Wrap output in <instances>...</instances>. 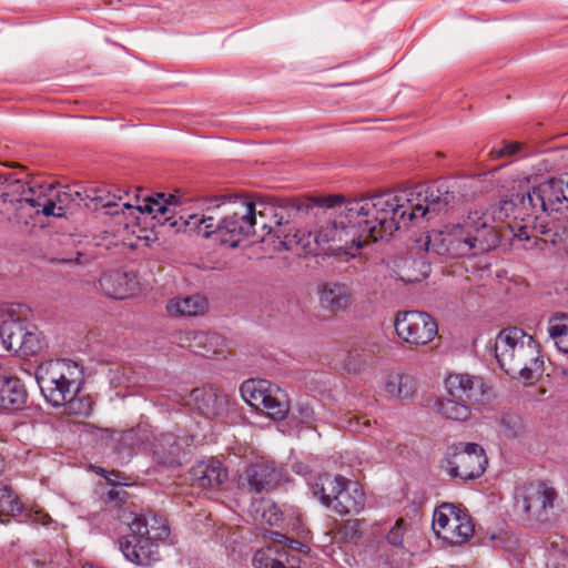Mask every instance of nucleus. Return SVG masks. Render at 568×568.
<instances>
[{
	"label": "nucleus",
	"instance_id": "obj_26",
	"mask_svg": "<svg viewBox=\"0 0 568 568\" xmlns=\"http://www.w3.org/2000/svg\"><path fill=\"white\" fill-rule=\"evenodd\" d=\"M165 308L172 317H192L205 314L209 310V302L200 294L180 295L170 298Z\"/></svg>",
	"mask_w": 568,
	"mask_h": 568
},
{
	"label": "nucleus",
	"instance_id": "obj_32",
	"mask_svg": "<svg viewBox=\"0 0 568 568\" xmlns=\"http://www.w3.org/2000/svg\"><path fill=\"white\" fill-rule=\"evenodd\" d=\"M251 515L256 523L276 526L283 520V513L271 499H256L251 505Z\"/></svg>",
	"mask_w": 568,
	"mask_h": 568
},
{
	"label": "nucleus",
	"instance_id": "obj_30",
	"mask_svg": "<svg viewBox=\"0 0 568 568\" xmlns=\"http://www.w3.org/2000/svg\"><path fill=\"white\" fill-rule=\"evenodd\" d=\"M344 478L343 476H332L328 474L318 476L312 484V493L324 506L332 509L335 496H337Z\"/></svg>",
	"mask_w": 568,
	"mask_h": 568
},
{
	"label": "nucleus",
	"instance_id": "obj_46",
	"mask_svg": "<svg viewBox=\"0 0 568 568\" xmlns=\"http://www.w3.org/2000/svg\"><path fill=\"white\" fill-rule=\"evenodd\" d=\"M80 253H77V257L74 260L72 258H68V260H62V262H72V261H79V257H80Z\"/></svg>",
	"mask_w": 568,
	"mask_h": 568
},
{
	"label": "nucleus",
	"instance_id": "obj_27",
	"mask_svg": "<svg viewBox=\"0 0 568 568\" xmlns=\"http://www.w3.org/2000/svg\"><path fill=\"white\" fill-rule=\"evenodd\" d=\"M26 398L27 392L19 378L0 374L1 410L20 409L24 405Z\"/></svg>",
	"mask_w": 568,
	"mask_h": 568
},
{
	"label": "nucleus",
	"instance_id": "obj_41",
	"mask_svg": "<svg viewBox=\"0 0 568 568\" xmlns=\"http://www.w3.org/2000/svg\"><path fill=\"white\" fill-rule=\"evenodd\" d=\"M520 150V144L517 142H506L503 148L498 150H493L490 152L491 156L495 159L510 156L516 154Z\"/></svg>",
	"mask_w": 568,
	"mask_h": 568
},
{
	"label": "nucleus",
	"instance_id": "obj_17",
	"mask_svg": "<svg viewBox=\"0 0 568 568\" xmlns=\"http://www.w3.org/2000/svg\"><path fill=\"white\" fill-rule=\"evenodd\" d=\"M445 387L450 397L468 405L481 402L487 390L483 378L469 374L449 375Z\"/></svg>",
	"mask_w": 568,
	"mask_h": 568
},
{
	"label": "nucleus",
	"instance_id": "obj_45",
	"mask_svg": "<svg viewBox=\"0 0 568 568\" xmlns=\"http://www.w3.org/2000/svg\"><path fill=\"white\" fill-rule=\"evenodd\" d=\"M102 196L105 199V201H111L112 202V207L118 205V203L115 202V196L111 195L109 192L103 191Z\"/></svg>",
	"mask_w": 568,
	"mask_h": 568
},
{
	"label": "nucleus",
	"instance_id": "obj_13",
	"mask_svg": "<svg viewBox=\"0 0 568 568\" xmlns=\"http://www.w3.org/2000/svg\"><path fill=\"white\" fill-rule=\"evenodd\" d=\"M408 195L415 220L423 217L429 220L445 212L454 200V195L444 184L430 185L423 191H410Z\"/></svg>",
	"mask_w": 568,
	"mask_h": 568
},
{
	"label": "nucleus",
	"instance_id": "obj_11",
	"mask_svg": "<svg viewBox=\"0 0 568 568\" xmlns=\"http://www.w3.org/2000/svg\"><path fill=\"white\" fill-rule=\"evenodd\" d=\"M433 530L445 542L462 545L473 536L474 524L464 508L444 503L434 511Z\"/></svg>",
	"mask_w": 568,
	"mask_h": 568
},
{
	"label": "nucleus",
	"instance_id": "obj_20",
	"mask_svg": "<svg viewBox=\"0 0 568 568\" xmlns=\"http://www.w3.org/2000/svg\"><path fill=\"white\" fill-rule=\"evenodd\" d=\"M190 474L192 486L200 489L216 488L227 478V470L213 458L196 463Z\"/></svg>",
	"mask_w": 568,
	"mask_h": 568
},
{
	"label": "nucleus",
	"instance_id": "obj_4",
	"mask_svg": "<svg viewBox=\"0 0 568 568\" xmlns=\"http://www.w3.org/2000/svg\"><path fill=\"white\" fill-rule=\"evenodd\" d=\"M352 201L369 240L389 237L415 220L408 193L383 192Z\"/></svg>",
	"mask_w": 568,
	"mask_h": 568
},
{
	"label": "nucleus",
	"instance_id": "obj_25",
	"mask_svg": "<svg viewBox=\"0 0 568 568\" xmlns=\"http://www.w3.org/2000/svg\"><path fill=\"white\" fill-rule=\"evenodd\" d=\"M384 392L389 399L407 402L416 396L417 385L415 379L407 374L389 372L384 378Z\"/></svg>",
	"mask_w": 568,
	"mask_h": 568
},
{
	"label": "nucleus",
	"instance_id": "obj_2",
	"mask_svg": "<svg viewBox=\"0 0 568 568\" xmlns=\"http://www.w3.org/2000/svg\"><path fill=\"white\" fill-rule=\"evenodd\" d=\"M325 215L314 231L308 233L295 230L292 225L277 226L263 237L265 244H272L273 251H292L297 254L327 255L341 260L356 257L369 241L357 213H353V201L326 199Z\"/></svg>",
	"mask_w": 568,
	"mask_h": 568
},
{
	"label": "nucleus",
	"instance_id": "obj_40",
	"mask_svg": "<svg viewBox=\"0 0 568 568\" xmlns=\"http://www.w3.org/2000/svg\"><path fill=\"white\" fill-rule=\"evenodd\" d=\"M407 530L408 524L403 518L397 519L387 534V541L395 547L403 546Z\"/></svg>",
	"mask_w": 568,
	"mask_h": 568
},
{
	"label": "nucleus",
	"instance_id": "obj_37",
	"mask_svg": "<svg viewBox=\"0 0 568 568\" xmlns=\"http://www.w3.org/2000/svg\"><path fill=\"white\" fill-rule=\"evenodd\" d=\"M51 190L52 186H49L47 189L40 186L38 190L28 186L27 195L23 202V209L26 206H30L36 209L37 213L41 212L42 214H44L47 202L51 201Z\"/></svg>",
	"mask_w": 568,
	"mask_h": 568
},
{
	"label": "nucleus",
	"instance_id": "obj_34",
	"mask_svg": "<svg viewBox=\"0 0 568 568\" xmlns=\"http://www.w3.org/2000/svg\"><path fill=\"white\" fill-rule=\"evenodd\" d=\"M470 405L455 398L440 399L437 403V412L446 419L463 422L470 416Z\"/></svg>",
	"mask_w": 568,
	"mask_h": 568
},
{
	"label": "nucleus",
	"instance_id": "obj_9",
	"mask_svg": "<svg viewBox=\"0 0 568 568\" xmlns=\"http://www.w3.org/2000/svg\"><path fill=\"white\" fill-rule=\"evenodd\" d=\"M243 399L275 420L284 419L290 412L286 392L266 379H247L241 385Z\"/></svg>",
	"mask_w": 568,
	"mask_h": 568
},
{
	"label": "nucleus",
	"instance_id": "obj_19",
	"mask_svg": "<svg viewBox=\"0 0 568 568\" xmlns=\"http://www.w3.org/2000/svg\"><path fill=\"white\" fill-rule=\"evenodd\" d=\"M120 549L129 561L136 565L149 566L159 559L158 546L134 532L120 540Z\"/></svg>",
	"mask_w": 568,
	"mask_h": 568
},
{
	"label": "nucleus",
	"instance_id": "obj_29",
	"mask_svg": "<svg viewBox=\"0 0 568 568\" xmlns=\"http://www.w3.org/2000/svg\"><path fill=\"white\" fill-rule=\"evenodd\" d=\"M50 200V202H47L44 215L61 217L71 212L75 206H80L84 197L79 191H62L52 187Z\"/></svg>",
	"mask_w": 568,
	"mask_h": 568
},
{
	"label": "nucleus",
	"instance_id": "obj_16",
	"mask_svg": "<svg viewBox=\"0 0 568 568\" xmlns=\"http://www.w3.org/2000/svg\"><path fill=\"white\" fill-rule=\"evenodd\" d=\"M281 479V470L270 460L261 459L246 468L239 484L250 491L260 493L275 487Z\"/></svg>",
	"mask_w": 568,
	"mask_h": 568
},
{
	"label": "nucleus",
	"instance_id": "obj_36",
	"mask_svg": "<svg viewBox=\"0 0 568 568\" xmlns=\"http://www.w3.org/2000/svg\"><path fill=\"white\" fill-rule=\"evenodd\" d=\"M23 513V505L16 493L0 481V515L17 516Z\"/></svg>",
	"mask_w": 568,
	"mask_h": 568
},
{
	"label": "nucleus",
	"instance_id": "obj_14",
	"mask_svg": "<svg viewBox=\"0 0 568 568\" xmlns=\"http://www.w3.org/2000/svg\"><path fill=\"white\" fill-rule=\"evenodd\" d=\"M556 493L544 483L528 485L520 498L516 500V507L527 515L528 519L544 521L548 518V510L554 507Z\"/></svg>",
	"mask_w": 568,
	"mask_h": 568
},
{
	"label": "nucleus",
	"instance_id": "obj_10",
	"mask_svg": "<svg viewBox=\"0 0 568 568\" xmlns=\"http://www.w3.org/2000/svg\"><path fill=\"white\" fill-rule=\"evenodd\" d=\"M487 464L488 459L481 446L459 443L449 448L440 467L450 477L468 480L481 476Z\"/></svg>",
	"mask_w": 568,
	"mask_h": 568
},
{
	"label": "nucleus",
	"instance_id": "obj_8",
	"mask_svg": "<svg viewBox=\"0 0 568 568\" xmlns=\"http://www.w3.org/2000/svg\"><path fill=\"white\" fill-rule=\"evenodd\" d=\"M14 310H8L0 325V337L6 349L21 356H33L48 348L43 333L33 324L13 316Z\"/></svg>",
	"mask_w": 568,
	"mask_h": 568
},
{
	"label": "nucleus",
	"instance_id": "obj_22",
	"mask_svg": "<svg viewBox=\"0 0 568 568\" xmlns=\"http://www.w3.org/2000/svg\"><path fill=\"white\" fill-rule=\"evenodd\" d=\"M179 343L192 352L210 357L222 353L224 339L216 333L187 331L180 334Z\"/></svg>",
	"mask_w": 568,
	"mask_h": 568
},
{
	"label": "nucleus",
	"instance_id": "obj_42",
	"mask_svg": "<svg viewBox=\"0 0 568 568\" xmlns=\"http://www.w3.org/2000/svg\"><path fill=\"white\" fill-rule=\"evenodd\" d=\"M362 523L359 520H346L341 527L344 538H354L359 532Z\"/></svg>",
	"mask_w": 568,
	"mask_h": 568
},
{
	"label": "nucleus",
	"instance_id": "obj_28",
	"mask_svg": "<svg viewBox=\"0 0 568 568\" xmlns=\"http://www.w3.org/2000/svg\"><path fill=\"white\" fill-rule=\"evenodd\" d=\"M99 286L105 296L123 300L132 293L134 280L126 273L108 272L100 277Z\"/></svg>",
	"mask_w": 568,
	"mask_h": 568
},
{
	"label": "nucleus",
	"instance_id": "obj_18",
	"mask_svg": "<svg viewBox=\"0 0 568 568\" xmlns=\"http://www.w3.org/2000/svg\"><path fill=\"white\" fill-rule=\"evenodd\" d=\"M365 493L354 480L344 478L341 489L335 496L332 510L339 515H357L365 508Z\"/></svg>",
	"mask_w": 568,
	"mask_h": 568
},
{
	"label": "nucleus",
	"instance_id": "obj_44",
	"mask_svg": "<svg viewBox=\"0 0 568 568\" xmlns=\"http://www.w3.org/2000/svg\"><path fill=\"white\" fill-rule=\"evenodd\" d=\"M28 517L32 523L39 525H48L50 521V517L40 510L29 514Z\"/></svg>",
	"mask_w": 568,
	"mask_h": 568
},
{
	"label": "nucleus",
	"instance_id": "obj_39",
	"mask_svg": "<svg viewBox=\"0 0 568 568\" xmlns=\"http://www.w3.org/2000/svg\"><path fill=\"white\" fill-rule=\"evenodd\" d=\"M62 406H65L69 415L88 416L91 412L92 403L88 397H77V395H74L72 399L67 400Z\"/></svg>",
	"mask_w": 568,
	"mask_h": 568
},
{
	"label": "nucleus",
	"instance_id": "obj_35",
	"mask_svg": "<svg viewBox=\"0 0 568 568\" xmlns=\"http://www.w3.org/2000/svg\"><path fill=\"white\" fill-rule=\"evenodd\" d=\"M180 450L181 444L173 434H163L155 439L154 455L164 463L174 462V457L179 455Z\"/></svg>",
	"mask_w": 568,
	"mask_h": 568
},
{
	"label": "nucleus",
	"instance_id": "obj_43",
	"mask_svg": "<svg viewBox=\"0 0 568 568\" xmlns=\"http://www.w3.org/2000/svg\"><path fill=\"white\" fill-rule=\"evenodd\" d=\"M348 424H349V428L352 430L361 432L364 428H368L371 425V422L367 418L354 416V417L349 418Z\"/></svg>",
	"mask_w": 568,
	"mask_h": 568
},
{
	"label": "nucleus",
	"instance_id": "obj_6",
	"mask_svg": "<svg viewBox=\"0 0 568 568\" xmlns=\"http://www.w3.org/2000/svg\"><path fill=\"white\" fill-rule=\"evenodd\" d=\"M495 356L500 368L513 378L530 381L544 371L538 344L518 327L499 332L495 341Z\"/></svg>",
	"mask_w": 568,
	"mask_h": 568
},
{
	"label": "nucleus",
	"instance_id": "obj_23",
	"mask_svg": "<svg viewBox=\"0 0 568 568\" xmlns=\"http://www.w3.org/2000/svg\"><path fill=\"white\" fill-rule=\"evenodd\" d=\"M129 526L132 532L150 542L163 540L169 537V527L163 517L156 515L131 514Z\"/></svg>",
	"mask_w": 568,
	"mask_h": 568
},
{
	"label": "nucleus",
	"instance_id": "obj_5",
	"mask_svg": "<svg viewBox=\"0 0 568 568\" xmlns=\"http://www.w3.org/2000/svg\"><path fill=\"white\" fill-rule=\"evenodd\" d=\"M565 209H568V175L541 182L523 195L516 205L515 221L508 224L513 240L529 241L534 223L541 213Z\"/></svg>",
	"mask_w": 568,
	"mask_h": 568
},
{
	"label": "nucleus",
	"instance_id": "obj_7",
	"mask_svg": "<svg viewBox=\"0 0 568 568\" xmlns=\"http://www.w3.org/2000/svg\"><path fill=\"white\" fill-rule=\"evenodd\" d=\"M36 379L44 398L52 406H62L81 388L83 372L70 359H54L40 364Z\"/></svg>",
	"mask_w": 568,
	"mask_h": 568
},
{
	"label": "nucleus",
	"instance_id": "obj_3",
	"mask_svg": "<svg viewBox=\"0 0 568 568\" xmlns=\"http://www.w3.org/2000/svg\"><path fill=\"white\" fill-rule=\"evenodd\" d=\"M499 234L495 215L488 209H476L462 223L426 235L420 247L453 258L477 256L497 247Z\"/></svg>",
	"mask_w": 568,
	"mask_h": 568
},
{
	"label": "nucleus",
	"instance_id": "obj_15",
	"mask_svg": "<svg viewBox=\"0 0 568 568\" xmlns=\"http://www.w3.org/2000/svg\"><path fill=\"white\" fill-rule=\"evenodd\" d=\"M275 542L255 551L252 565L254 568H297L298 559L283 545L287 538L272 532Z\"/></svg>",
	"mask_w": 568,
	"mask_h": 568
},
{
	"label": "nucleus",
	"instance_id": "obj_21",
	"mask_svg": "<svg viewBox=\"0 0 568 568\" xmlns=\"http://www.w3.org/2000/svg\"><path fill=\"white\" fill-rule=\"evenodd\" d=\"M190 400L194 408L206 418H215L226 410L227 397L213 387L193 389Z\"/></svg>",
	"mask_w": 568,
	"mask_h": 568
},
{
	"label": "nucleus",
	"instance_id": "obj_24",
	"mask_svg": "<svg viewBox=\"0 0 568 568\" xmlns=\"http://www.w3.org/2000/svg\"><path fill=\"white\" fill-rule=\"evenodd\" d=\"M317 294L321 306L331 312L344 311L351 305L352 291L344 283H322L318 285Z\"/></svg>",
	"mask_w": 568,
	"mask_h": 568
},
{
	"label": "nucleus",
	"instance_id": "obj_38",
	"mask_svg": "<svg viewBox=\"0 0 568 568\" xmlns=\"http://www.w3.org/2000/svg\"><path fill=\"white\" fill-rule=\"evenodd\" d=\"M104 190H100L97 187H90L81 192L83 194L84 201H82V204L87 207H92L94 210L98 209H111L112 202L105 201V199L102 196Z\"/></svg>",
	"mask_w": 568,
	"mask_h": 568
},
{
	"label": "nucleus",
	"instance_id": "obj_31",
	"mask_svg": "<svg viewBox=\"0 0 568 568\" xmlns=\"http://www.w3.org/2000/svg\"><path fill=\"white\" fill-rule=\"evenodd\" d=\"M547 333L557 349L568 354V314L551 316L547 322Z\"/></svg>",
	"mask_w": 568,
	"mask_h": 568
},
{
	"label": "nucleus",
	"instance_id": "obj_1",
	"mask_svg": "<svg viewBox=\"0 0 568 568\" xmlns=\"http://www.w3.org/2000/svg\"><path fill=\"white\" fill-rule=\"evenodd\" d=\"M207 203L206 212L219 211L220 219L212 214H191L187 217H175V209L181 205L180 195L163 193L156 196L148 197L142 204L132 206L124 203L122 206L126 210H136L140 213L151 214L161 226L168 227L174 233L196 232L204 237L217 234L221 242L236 247L243 240L256 234V226L261 225L262 231H266L261 235V241L265 245L263 237H267L268 232L276 231L281 222H276L275 227L268 226L263 222L264 213L256 211L255 204L247 197L237 195H213L205 199ZM272 246V244H266Z\"/></svg>",
	"mask_w": 568,
	"mask_h": 568
},
{
	"label": "nucleus",
	"instance_id": "obj_33",
	"mask_svg": "<svg viewBox=\"0 0 568 568\" xmlns=\"http://www.w3.org/2000/svg\"><path fill=\"white\" fill-rule=\"evenodd\" d=\"M28 186L19 179L3 178L0 190V199L3 203L18 205L17 210L23 209Z\"/></svg>",
	"mask_w": 568,
	"mask_h": 568
},
{
	"label": "nucleus",
	"instance_id": "obj_47",
	"mask_svg": "<svg viewBox=\"0 0 568 568\" xmlns=\"http://www.w3.org/2000/svg\"><path fill=\"white\" fill-rule=\"evenodd\" d=\"M291 544H294L296 546H301V544L298 541H294V540H291Z\"/></svg>",
	"mask_w": 568,
	"mask_h": 568
},
{
	"label": "nucleus",
	"instance_id": "obj_12",
	"mask_svg": "<svg viewBox=\"0 0 568 568\" xmlns=\"http://www.w3.org/2000/svg\"><path fill=\"white\" fill-rule=\"evenodd\" d=\"M394 326L399 338L415 346L428 344L438 332L435 320L419 311L399 312Z\"/></svg>",
	"mask_w": 568,
	"mask_h": 568
}]
</instances>
